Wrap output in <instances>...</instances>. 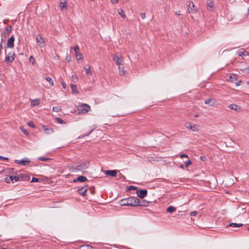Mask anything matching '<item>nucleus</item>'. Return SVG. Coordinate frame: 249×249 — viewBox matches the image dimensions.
Here are the masks:
<instances>
[{
  "mask_svg": "<svg viewBox=\"0 0 249 249\" xmlns=\"http://www.w3.org/2000/svg\"><path fill=\"white\" fill-rule=\"evenodd\" d=\"M139 199L135 197H129L120 200L122 206H136L139 204Z\"/></svg>",
  "mask_w": 249,
  "mask_h": 249,
  "instance_id": "obj_1",
  "label": "nucleus"
},
{
  "mask_svg": "<svg viewBox=\"0 0 249 249\" xmlns=\"http://www.w3.org/2000/svg\"><path fill=\"white\" fill-rule=\"evenodd\" d=\"M89 162H82L79 163L78 164L73 165L71 168L72 172H77L78 171H83L89 167Z\"/></svg>",
  "mask_w": 249,
  "mask_h": 249,
  "instance_id": "obj_2",
  "label": "nucleus"
},
{
  "mask_svg": "<svg viewBox=\"0 0 249 249\" xmlns=\"http://www.w3.org/2000/svg\"><path fill=\"white\" fill-rule=\"evenodd\" d=\"M79 113H86L90 109V106L86 104H83L78 106V108Z\"/></svg>",
  "mask_w": 249,
  "mask_h": 249,
  "instance_id": "obj_3",
  "label": "nucleus"
},
{
  "mask_svg": "<svg viewBox=\"0 0 249 249\" xmlns=\"http://www.w3.org/2000/svg\"><path fill=\"white\" fill-rule=\"evenodd\" d=\"M15 59V53L11 51L6 55L5 61L7 63H12Z\"/></svg>",
  "mask_w": 249,
  "mask_h": 249,
  "instance_id": "obj_4",
  "label": "nucleus"
},
{
  "mask_svg": "<svg viewBox=\"0 0 249 249\" xmlns=\"http://www.w3.org/2000/svg\"><path fill=\"white\" fill-rule=\"evenodd\" d=\"M185 126L190 129H191L193 131H197L199 129V126L196 124H194L193 125L189 122H187L185 124Z\"/></svg>",
  "mask_w": 249,
  "mask_h": 249,
  "instance_id": "obj_5",
  "label": "nucleus"
},
{
  "mask_svg": "<svg viewBox=\"0 0 249 249\" xmlns=\"http://www.w3.org/2000/svg\"><path fill=\"white\" fill-rule=\"evenodd\" d=\"M15 37L11 36L7 40V47L9 48H13L14 47Z\"/></svg>",
  "mask_w": 249,
  "mask_h": 249,
  "instance_id": "obj_6",
  "label": "nucleus"
},
{
  "mask_svg": "<svg viewBox=\"0 0 249 249\" xmlns=\"http://www.w3.org/2000/svg\"><path fill=\"white\" fill-rule=\"evenodd\" d=\"M137 194L139 197L144 198L147 196V191L145 189L137 190Z\"/></svg>",
  "mask_w": 249,
  "mask_h": 249,
  "instance_id": "obj_7",
  "label": "nucleus"
},
{
  "mask_svg": "<svg viewBox=\"0 0 249 249\" xmlns=\"http://www.w3.org/2000/svg\"><path fill=\"white\" fill-rule=\"evenodd\" d=\"M15 162L20 165L26 166L28 165L30 161L28 159L22 160H15Z\"/></svg>",
  "mask_w": 249,
  "mask_h": 249,
  "instance_id": "obj_8",
  "label": "nucleus"
},
{
  "mask_svg": "<svg viewBox=\"0 0 249 249\" xmlns=\"http://www.w3.org/2000/svg\"><path fill=\"white\" fill-rule=\"evenodd\" d=\"M42 128L47 134H51L54 132V130L51 127H48L46 125H42Z\"/></svg>",
  "mask_w": 249,
  "mask_h": 249,
  "instance_id": "obj_9",
  "label": "nucleus"
},
{
  "mask_svg": "<svg viewBox=\"0 0 249 249\" xmlns=\"http://www.w3.org/2000/svg\"><path fill=\"white\" fill-rule=\"evenodd\" d=\"M229 108L231 110H233L237 112L241 111V107L240 106L234 104L230 105L229 106Z\"/></svg>",
  "mask_w": 249,
  "mask_h": 249,
  "instance_id": "obj_10",
  "label": "nucleus"
},
{
  "mask_svg": "<svg viewBox=\"0 0 249 249\" xmlns=\"http://www.w3.org/2000/svg\"><path fill=\"white\" fill-rule=\"evenodd\" d=\"M113 59L118 65L122 64L123 60L121 57H120L117 55H115L113 57Z\"/></svg>",
  "mask_w": 249,
  "mask_h": 249,
  "instance_id": "obj_11",
  "label": "nucleus"
},
{
  "mask_svg": "<svg viewBox=\"0 0 249 249\" xmlns=\"http://www.w3.org/2000/svg\"><path fill=\"white\" fill-rule=\"evenodd\" d=\"M106 175L110 176L112 177H115L117 176V170H106L105 171Z\"/></svg>",
  "mask_w": 249,
  "mask_h": 249,
  "instance_id": "obj_12",
  "label": "nucleus"
},
{
  "mask_svg": "<svg viewBox=\"0 0 249 249\" xmlns=\"http://www.w3.org/2000/svg\"><path fill=\"white\" fill-rule=\"evenodd\" d=\"M205 103L206 104L209 105L210 106H213L216 103V101L214 99L209 98L205 100Z\"/></svg>",
  "mask_w": 249,
  "mask_h": 249,
  "instance_id": "obj_13",
  "label": "nucleus"
},
{
  "mask_svg": "<svg viewBox=\"0 0 249 249\" xmlns=\"http://www.w3.org/2000/svg\"><path fill=\"white\" fill-rule=\"evenodd\" d=\"M36 40L37 43H39V45H41L44 43V40L41 35L40 34H38L36 36Z\"/></svg>",
  "mask_w": 249,
  "mask_h": 249,
  "instance_id": "obj_14",
  "label": "nucleus"
},
{
  "mask_svg": "<svg viewBox=\"0 0 249 249\" xmlns=\"http://www.w3.org/2000/svg\"><path fill=\"white\" fill-rule=\"evenodd\" d=\"M87 180V178L83 176H79L76 179L73 180L74 182H76L77 181L80 182H85Z\"/></svg>",
  "mask_w": 249,
  "mask_h": 249,
  "instance_id": "obj_15",
  "label": "nucleus"
},
{
  "mask_svg": "<svg viewBox=\"0 0 249 249\" xmlns=\"http://www.w3.org/2000/svg\"><path fill=\"white\" fill-rule=\"evenodd\" d=\"M118 69L119 71V74L121 75H124L125 73V71L124 70V66L122 64L118 65Z\"/></svg>",
  "mask_w": 249,
  "mask_h": 249,
  "instance_id": "obj_16",
  "label": "nucleus"
},
{
  "mask_svg": "<svg viewBox=\"0 0 249 249\" xmlns=\"http://www.w3.org/2000/svg\"><path fill=\"white\" fill-rule=\"evenodd\" d=\"M87 189H85L84 187L78 190L79 194L83 196H86L87 195Z\"/></svg>",
  "mask_w": 249,
  "mask_h": 249,
  "instance_id": "obj_17",
  "label": "nucleus"
},
{
  "mask_svg": "<svg viewBox=\"0 0 249 249\" xmlns=\"http://www.w3.org/2000/svg\"><path fill=\"white\" fill-rule=\"evenodd\" d=\"M71 92L73 94H77L79 93L78 90L77 88V86L73 84L71 85Z\"/></svg>",
  "mask_w": 249,
  "mask_h": 249,
  "instance_id": "obj_18",
  "label": "nucleus"
},
{
  "mask_svg": "<svg viewBox=\"0 0 249 249\" xmlns=\"http://www.w3.org/2000/svg\"><path fill=\"white\" fill-rule=\"evenodd\" d=\"M40 103V100L39 99H36L35 100H32L31 102V106L35 107L37 106Z\"/></svg>",
  "mask_w": 249,
  "mask_h": 249,
  "instance_id": "obj_19",
  "label": "nucleus"
},
{
  "mask_svg": "<svg viewBox=\"0 0 249 249\" xmlns=\"http://www.w3.org/2000/svg\"><path fill=\"white\" fill-rule=\"evenodd\" d=\"M188 6L189 7V8H188V11L189 13H195L196 12V10L195 9H193L191 6L192 7H194V4L193 3V2H189V4L188 5Z\"/></svg>",
  "mask_w": 249,
  "mask_h": 249,
  "instance_id": "obj_20",
  "label": "nucleus"
},
{
  "mask_svg": "<svg viewBox=\"0 0 249 249\" xmlns=\"http://www.w3.org/2000/svg\"><path fill=\"white\" fill-rule=\"evenodd\" d=\"M176 211V208H175L173 206H172L168 207L166 209L167 212L169 213H172L175 212Z\"/></svg>",
  "mask_w": 249,
  "mask_h": 249,
  "instance_id": "obj_21",
  "label": "nucleus"
},
{
  "mask_svg": "<svg viewBox=\"0 0 249 249\" xmlns=\"http://www.w3.org/2000/svg\"><path fill=\"white\" fill-rule=\"evenodd\" d=\"M237 80V76L235 74H233L232 75H231L229 77V78L228 79V81L233 82L234 81Z\"/></svg>",
  "mask_w": 249,
  "mask_h": 249,
  "instance_id": "obj_22",
  "label": "nucleus"
},
{
  "mask_svg": "<svg viewBox=\"0 0 249 249\" xmlns=\"http://www.w3.org/2000/svg\"><path fill=\"white\" fill-rule=\"evenodd\" d=\"M38 160L40 161L49 162L51 160H52V159L47 158L44 157H40L38 158Z\"/></svg>",
  "mask_w": 249,
  "mask_h": 249,
  "instance_id": "obj_23",
  "label": "nucleus"
},
{
  "mask_svg": "<svg viewBox=\"0 0 249 249\" xmlns=\"http://www.w3.org/2000/svg\"><path fill=\"white\" fill-rule=\"evenodd\" d=\"M243 224H237L234 223H231L229 225L227 226L228 227H241L243 226Z\"/></svg>",
  "mask_w": 249,
  "mask_h": 249,
  "instance_id": "obj_24",
  "label": "nucleus"
},
{
  "mask_svg": "<svg viewBox=\"0 0 249 249\" xmlns=\"http://www.w3.org/2000/svg\"><path fill=\"white\" fill-rule=\"evenodd\" d=\"M249 55V53L248 51H247L246 50H244L243 51H240L239 53V55L241 56H246V55Z\"/></svg>",
  "mask_w": 249,
  "mask_h": 249,
  "instance_id": "obj_25",
  "label": "nucleus"
},
{
  "mask_svg": "<svg viewBox=\"0 0 249 249\" xmlns=\"http://www.w3.org/2000/svg\"><path fill=\"white\" fill-rule=\"evenodd\" d=\"M207 5L208 6L212 9L213 8V0H207Z\"/></svg>",
  "mask_w": 249,
  "mask_h": 249,
  "instance_id": "obj_26",
  "label": "nucleus"
},
{
  "mask_svg": "<svg viewBox=\"0 0 249 249\" xmlns=\"http://www.w3.org/2000/svg\"><path fill=\"white\" fill-rule=\"evenodd\" d=\"M5 181L6 183H10V181L13 182V176H10L9 177H6L5 178Z\"/></svg>",
  "mask_w": 249,
  "mask_h": 249,
  "instance_id": "obj_27",
  "label": "nucleus"
},
{
  "mask_svg": "<svg viewBox=\"0 0 249 249\" xmlns=\"http://www.w3.org/2000/svg\"><path fill=\"white\" fill-rule=\"evenodd\" d=\"M60 6L61 9V10L63 9L64 8H67V3L66 0H65L64 2H61L60 3Z\"/></svg>",
  "mask_w": 249,
  "mask_h": 249,
  "instance_id": "obj_28",
  "label": "nucleus"
},
{
  "mask_svg": "<svg viewBox=\"0 0 249 249\" xmlns=\"http://www.w3.org/2000/svg\"><path fill=\"white\" fill-rule=\"evenodd\" d=\"M45 79L47 82L49 83L51 86H53V82L50 77H46Z\"/></svg>",
  "mask_w": 249,
  "mask_h": 249,
  "instance_id": "obj_29",
  "label": "nucleus"
},
{
  "mask_svg": "<svg viewBox=\"0 0 249 249\" xmlns=\"http://www.w3.org/2000/svg\"><path fill=\"white\" fill-rule=\"evenodd\" d=\"M118 14H119V15L123 18H125L126 17L125 16V15L124 14V11H123V10H120L119 11H118Z\"/></svg>",
  "mask_w": 249,
  "mask_h": 249,
  "instance_id": "obj_30",
  "label": "nucleus"
},
{
  "mask_svg": "<svg viewBox=\"0 0 249 249\" xmlns=\"http://www.w3.org/2000/svg\"><path fill=\"white\" fill-rule=\"evenodd\" d=\"M55 120L60 124H65L66 123L64 120L59 117H56Z\"/></svg>",
  "mask_w": 249,
  "mask_h": 249,
  "instance_id": "obj_31",
  "label": "nucleus"
},
{
  "mask_svg": "<svg viewBox=\"0 0 249 249\" xmlns=\"http://www.w3.org/2000/svg\"><path fill=\"white\" fill-rule=\"evenodd\" d=\"M92 247L88 245H84L81 247V249H92Z\"/></svg>",
  "mask_w": 249,
  "mask_h": 249,
  "instance_id": "obj_32",
  "label": "nucleus"
},
{
  "mask_svg": "<svg viewBox=\"0 0 249 249\" xmlns=\"http://www.w3.org/2000/svg\"><path fill=\"white\" fill-rule=\"evenodd\" d=\"M147 202H146L145 201H143L142 202H141L139 200V204L137 205V206H146V204L147 203Z\"/></svg>",
  "mask_w": 249,
  "mask_h": 249,
  "instance_id": "obj_33",
  "label": "nucleus"
},
{
  "mask_svg": "<svg viewBox=\"0 0 249 249\" xmlns=\"http://www.w3.org/2000/svg\"><path fill=\"white\" fill-rule=\"evenodd\" d=\"M53 111L58 112V111L61 110V108L60 107H59L58 106H55L53 107Z\"/></svg>",
  "mask_w": 249,
  "mask_h": 249,
  "instance_id": "obj_34",
  "label": "nucleus"
},
{
  "mask_svg": "<svg viewBox=\"0 0 249 249\" xmlns=\"http://www.w3.org/2000/svg\"><path fill=\"white\" fill-rule=\"evenodd\" d=\"M20 129L21 130V131L23 132L24 134H25V135H28V132L27 131V130H26L23 126H21L20 127Z\"/></svg>",
  "mask_w": 249,
  "mask_h": 249,
  "instance_id": "obj_35",
  "label": "nucleus"
},
{
  "mask_svg": "<svg viewBox=\"0 0 249 249\" xmlns=\"http://www.w3.org/2000/svg\"><path fill=\"white\" fill-rule=\"evenodd\" d=\"M241 71L244 73H249V67L241 69Z\"/></svg>",
  "mask_w": 249,
  "mask_h": 249,
  "instance_id": "obj_36",
  "label": "nucleus"
},
{
  "mask_svg": "<svg viewBox=\"0 0 249 249\" xmlns=\"http://www.w3.org/2000/svg\"><path fill=\"white\" fill-rule=\"evenodd\" d=\"M76 59L77 60H81L83 58L82 55L81 53H77L76 54Z\"/></svg>",
  "mask_w": 249,
  "mask_h": 249,
  "instance_id": "obj_37",
  "label": "nucleus"
},
{
  "mask_svg": "<svg viewBox=\"0 0 249 249\" xmlns=\"http://www.w3.org/2000/svg\"><path fill=\"white\" fill-rule=\"evenodd\" d=\"M85 69L86 71L87 74L91 75V72L90 71V69L89 67L88 68H85Z\"/></svg>",
  "mask_w": 249,
  "mask_h": 249,
  "instance_id": "obj_38",
  "label": "nucleus"
},
{
  "mask_svg": "<svg viewBox=\"0 0 249 249\" xmlns=\"http://www.w3.org/2000/svg\"><path fill=\"white\" fill-rule=\"evenodd\" d=\"M73 49H74V52L75 53V54L78 53V51H79V49L78 46H75L73 48Z\"/></svg>",
  "mask_w": 249,
  "mask_h": 249,
  "instance_id": "obj_39",
  "label": "nucleus"
},
{
  "mask_svg": "<svg viewBox=\"0 0 249 249\" xmlns=\"http://www.w3.org/2000/svg\"><path fill=\"white\" fill-rule=\"evenodd\" d=\"M92 132V130L90 131L88 133L85 134V135H81L78 138L79 139H81V138H82L83 137H84L85 136H89L90 133Z\"/></svg>",
  "mask_w": 249,
  "mask_h": 249,
  "instance_id": "obj_40",
  "label": "nucleus"
},
{
  "mask_svg": "<svg viewBox=\"0 0 249 249\" xmlns=\"http://www.w3.org/2000/svg\"><path fill=\"white\" fill-rule=\"evenodd\" d=\"M185 165L187 167H189L191 164V161L190 160H188L185 162Z\"/></svg>",
  "mask_w": 249,
  "mask_h": 249,
  "instance_id": "obj_41",
  "label": "nucleus"
},
{
  "mask_svg": "<svg viewBox=\"0 0 249 249\" xmlns=\"http://www.w3.org/2000/svg\"><path fill=\"white\" fill-rule=\"evenodd\" d=\"M28 124L29 126L35 127V125L34 123L32 121H30L28 123Z\"/></svg>",
  "mask_w": 249,
  "mask_h": 249,
  "instance_id": "obj_42",
  "label": "nucleus"
},
{
  "mask_svg": "<svg viewBox=\"0 0 249 249\" xmlns=\"http://www.w3.org/2000/svg\"><path fill=\"white\" fill-rule=\"evenodd\" d=\"M128 188L129 190H137V187L134 186H130L128 187Z\"/></svg>",
  "mask_w": 249,
  "mask_h": 249,
  "instance_id": "obj_43",
  "label": "nucleus"
},
{
  "mask_svg": "<svg viewBox=\"0 0 249 249\" xmlns=\"http://www.w3.org/2000/svg\"><path fill=\"white\" fill-rule=\"evenodd\" d=\"M30 62L32 63L33 64L34 63L35 59L33 56H31L29 58Z\"/></svg>",
  "mask_w": 249,
  "mask_h": 249,
  "instance_id": "obj_44",
  "label": "nucleus"
},
{
  "mask_svg": "<svg viewBox=\"0 0 249 249\" xmlns=\"http://www.w3.org/2000/svg\"><path fill=\"white\" fill-rule=\"evenodd\" d=\"M12 27L11 26H9L8 27L6 28V30L8 34H9L11 32Z\"/></svg>",
  "mask_w": 249,
  "mask_h": 249,
  "instance_id": "obj_45",
  "label": "nucleus"
},
{
  "mask_svg": "<svg viewBox=\"0 0 249 249\" xmlns=\"http://www.w3.org/2000/svg\"><path fill=\"white\" fill-rule=\"evenodd\" d=\"M38 181V178H33L32 179L31 182H37Z\"/></svg>",
  "mask_w": 249,
  "mask_h": 249,
  "instance_id": "obj_46",
  "label": "nucleus"
},
{
  "mask_svg": "<svg viewBox=\"0 0 249 249\" xmlns=\"http://www.w3.org/2000/svg\"><path fill=\"white\" fill-rule=\"evenodd\" d=\"M15 180V181H18L19 180V178L16 176H13V180Z\"/></svg>",
  "mask_w": 249,
  "mask_h": 249,
  "instance_id": "obj_47",
  "label": "nucleus"
},
{
  "mask_svg": "<svg viewBox=\"0 0 249 249\" xmlns=\"http://www.w3.org/2000/svg\"><path fill=\"white\" fill-rule=\"evenodd\" d=\"M200 159L203 161H205L207 160V159H206V157H205V156H201Z\"/></svg>",
  "mask_w": 249,
  "mask_h": 249,
  "instance_id": "obj_48",
  "label": "nucleus"
},
{
  "mask_svg": "<svg viewBox=\"0 0 249 249\" xmlns=\"http://www.w3.org/2000/svg\"><path fill=\"white\" fill-rule=\"evenodd\" d=\"M140 16L142 19H144L145 18V14L144 13H141Z\"/></svg>",
  "mask_w": 249,
  "mask_h": 249,
  "instance_id": "obj_49",
  "label": "nucleus"
},
{
  "mask_svg": "<svg viewBox=\"0 0 249 249\" xmlns=\"http://www.w3.org/2000/svg\"><path fill=\"white\" fill-rule=\"evenodd\" d=\"M196 214H197V212L196 211H194V212H192L190 214L191 216H194L196 215Z\"/></svg>",
  "mask_w": 249,
  "mask_h": 249,
  "instance_id": "obj_50",
  "label": "nucleus"
},
{
  "mask_svg": "<svg viewBox=\"0 0 249 249\" xmlns=\"http://www.w3.org/2000/svg\"><path fill=\"white\" fill-rule=\"evenodd\" d=\"M242 83V81L241 80H239L236 83V86L237 87V86H240Z\"/></svg>",
  "mask_w": 249,
  "mask_h": 249,
  "instance_id": "obj_51",
  "label": "nucleus"
},
{
  "mask_svg": "<svg viewBox=\"0 0 249 249\" xmlns=\"http://www.w3.org/2000/svg\"><path fill=\"white\" fill-rule=\"evenodd\" d=\"M0 160H8V159L7 158L4 157L0 156Z\"/></svg>",
  "mask_w": 249,
  "mask_h": 249,
  "instance_id": "obj_52",
  "label": "nucleus"
},
{
  "mask_svg": "<svg viewBox=\"0 0 249 249\" xmlns=\"http://www.w3.org/2000/svg\"><path fill=\"white\" fill-rule=\"evenodd\" d=\"M2 49H3V46H2V42H1L0 44V55L1 54V51H2Z\"/></svg>",
  "mask_w": 249,
  "mask_h": 249,
  "instance_id": "obj_53",
  "label": "nucleus"
},
{
  "mask_svg": "<svg viewBox=\"0 0 249 249\" xmlns=\"http://www.w3.org/2000/svg\"><path fill=\"white\" fill-rule=\"evenodd\" d=\"M188 155H186V154H181L180 155V158H188Z\"/></svg>",
  "mask_w": 249,
  "mask_h": 249,
  "instance_id": "obj_54",
  "label": "nucleus"
},
{
  "mask_svg": "<svg viewBox=\"0 0 249 249\" xmlns=\"http://www.w3.org/2000/svg\"><path fill=\"white\" fill-rule=\"evenodd\" d=\"M62 87L64 89H66V87H67V85L64 82H62Z\"/></svg>",
  "mask_w": 249,
  "mask_h": 249,
  "instance_id": "obj_55",
  "label": "nucleus"
},
{
  "mask_svg": "<svg viewBox=\"0 0 249 249\" xmlns=\"http://www.w3.org/2000/svg\"><path fill=\"white\" fill-rule=\"evenodd\" d=\"M111 1L112 3H117L119 1L118 0H111Z\"/></svg>",
  "mask_w": 249,
  "mask_h": 249,
  "instance_id": "obj_56",
  "label": "nucleus"
},
{
  "mask_svg": "<svg viewBox=\"0 0 249 249\" xmlns=\"http://www.w3.org/2000/svg\"><path fill=\"white\" fill-rule=\"evenodd\" d=\"M72 78L73 79V81L75 82V81L74 80H75V79H76V80L77 79V76L76 75H72Z\"/></svg>",
  "mask_w": 249,
  "mask_h": 249,
  "instance_id": "obj_57",
  "label": "nucleus"
},
{
  "mask_svg": "<svg viewBox=\"0 0 249 249\" xmlns=\"http://www.w3.org/2000/svg\"><path fill=\"white\" fill-rule=\"evenodd\" d=\"M25 179L29 180L30 179V177L28 175L25 176Z\"/></svg>",
  "mask_w": 249,
  "mask_h": 249,
  "instance_id": "obj_58",
  "label": "nucleus"
},
{
  "mask_svg": "<svg viewBox=\"0 0 249 249\" xmlns=\"http://www.w3.org/2000/svg\"><path fill=\"white\" fill-rule=\"evenodd\" d=\"M176 14L177 15H180V11H178L176 12Z\"/></svg>",
  "mask_w": 249,
  "mask_h": 249,
  "instance_id": "obj_59",
  "label": "nucleus"
},
{
  "mask_svg": "<svg viewBox=\"0 0 249 249\" xmlns=\"http://www.w3.org/2000/svg\"><path fill=\"white\" fill-rule=\"evenodd\" d=\"M198 114H195L194 117H196V118H197L198 117Z\"/></svg>",
  "mask_w": 249,
  "mask_h": 249,
  "instance_id": "obj_60",
  "label": "nucleus"
},
{
  "mask_svg": "<svg viewBox=\"0 0 249 249\" xmlns=\"http://www.w3.org/2000/svg\"><path fill=\"white\" fill-rule=\"evenodd\" d=\"M180 167V168H183V165H181Z\"/></svg>",
  "mask_w": 249,
  "mask_h": 249,
  "instance_id": "obj_61",
  "label": "nucleus"
},
{
  "mask_svg": "<svg viewBox=\"0 0 249 249\" xmlns=\"http://www.w3.org/2000/svg\"><path fill=\"white\" fill-rule=\"evenodd\" d=\"M247 83L249 85V81L247 82Z\"/></svg>",
  "mask_w": 249,
  "mask_h": 249,
  "instance_id": "obj_62",
  "label": "nucleus"
},
{
  "mask_svg": "<svg viewBox=\"0 0 249 249\" xmlns=\"http://www.w3.org/2000/svg\"><path fill=\"white\" fill-rule=\"evenodd\" d=\"M70 59H71V58H68V61H70Z\"/></svg>",
  "mask_w": 249,
  "mask_h": 249,
  "instance_id": "obj_63",
  "label": "nucleus"
},
{
  "mask_svg": "<svg viewBox=\"0 0 249 249\" xmlns=\"http://www.w3.org/2000/svg\"><path fill=\"white\" fill-rule=\"evenodd\" d=\"M70 59H71V58H68V61H70Z\"/></svg>",
  "mask_w": 249,
  "mask_h": 249,
  "instance_id": "obj_64",
  "label": "nucleus"
}]
</instances>
